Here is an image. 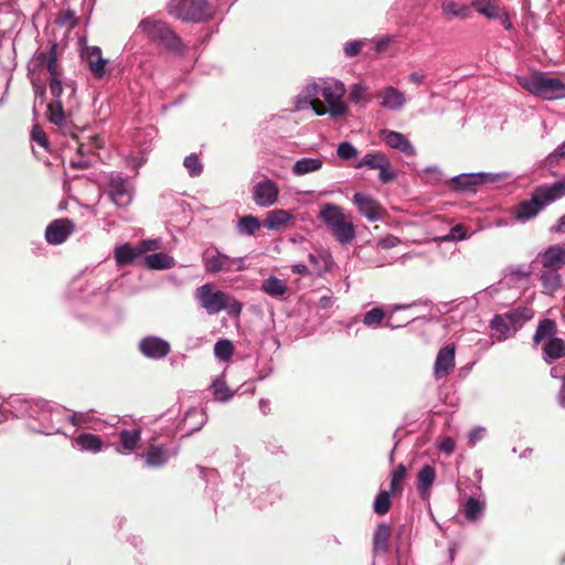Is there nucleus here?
Returning <instances> with one entry per match:
<instances>
[{"label": "nucleus", "mask_w": 565, "mask_h": 565, "mask_svg": "<svg viewBox=\"0 0 565 565\" xmlns=\"http://www.w3.org/2000/svg\"><path fill=\"white\" fill-rule=\"evenodd\" d=\"M456 349L454 344L443 347L436 356L434 375L436 379L447 376L455 367Z\"/></svg>", "instance_id": "nucleus-19"}, {"label": "nucleus", "mask_w": 565, "mask_h": 565, "mask_svg": "<svg viewBox=\"0 0 565 565\" xmlns=\"http://www.w3.org/2000/svg\"><path fill=\"white\" fill-rule=\"evenodd\" d=\"M377 170H380V172H379V180L383 184L391 183V182H393L396 179L395 171L391 169V161H390V159H387L383 163V167L379 168Z\"/></svg>", "instance_id": "nucleus-56"}, {"label": "nucleus", "mask_w": 565, "mask_h": 565, "mask_svg": "<svg viewBox=\"0 0 565 565\" xmlns=\"http://www.w3.org/2000/svg\"><path fill=\"white\" fill-rule=\"evenodd\" d=\"M107 193L109 200L118 207L128 206L134 199L132 185L119 174L109 178Z\"/></svg>", "instance_id": "nucleus-11"}, {"label": "nucleus", "mask_w": 565, "mask_h": 565, "mask_svg": "<svg viewBox=\"0 0 565 565\" xmlns=\"http://www.w3.org/2000/svg\"><path fill=\"white\" fill-rule=\"evenodd\" d=\"M345 92V86L341 81H323L320 87V94L327 103L328 108L318 100L316 104H312V110L317 116L329 114L331 117H343L348 111V107L342 100Z\"/></svg>", "instance_id": "nucleus-6"}, {"label": "nucleus", "mask_w": 565, "mask_h": 565, "mask_svg": "<svg viewBox=\"0 0 565 565\" xmlns=\"http://www.w3.org/2000/svg\"><path fill=\"white\" fill-rule=\"evenodd\" d=\"M526 308H516L505 313L507 320L511 324L521 323L522 321L529 320L531 317L527 315Z\"/></svg>", "instance_id": "nucleus-55"}, {"label": "nucleus", "mask_w": 565, "mask_h": 565, "mask_svg": "<svg viewBox=\"0 0 565 565\" xmlns=\"http://www.w3.org/2000/svg\"><path fill=\"white\" fill-rule=\"evenodd\" d=\"M194 299L200 308L209 315H217L226 310L231 317H238L242 312V303L225 291L215 289L210 282L198 287L194 291Z\"/></svg>", "instance_id": "nucleus-4"}, {"label": "nucleus", "mask_w": 565, "mask_h": 565, "mask_svg": "<svg viewBox=\"0 0 565 565\" xmlns=\"http://www.w3.org/2000/svg\"><path fill=\"white\" fill-rule=\"evenodd\" d=\"M280 498V489L278 486H274L263 490L257 497L254 498V503L257 508L264 509L267 505L273 504L277 499Z\"/></svg>", "instance_id": "nucleus-42"}, {"label": "nucleus", "mask_w": 565, "mask_h": 565, "mask_svg": "<svg viewBox=\"0 0 565 565\" xmlns=\"http://www.w3.org/2000/svg\"><path fill=\"white\" fill-rule=\"evenodd\" d=\"M141 438L139 428L122 429L119 431V440L126 454L134 451Z\"/></svg>", "instance_id": "nucleus-36"}, {"label": "nucleus", "mask_w": 565, "mask_h": 565, "mask_svg": "<svg viewBox=\"0 0 565 565\" xmlns=\"http://www.w3.org/2000/svg\"><path fill=\"white\" fill-rule=\"evenodd\" d=\"M49 72L50 81L52 78L62 79V72L60 70V65L57 63V51L51 58L47 61L45 68Z\"/></svg>", "instance_id": "nucleus-58"}, {"label": "nucleus", "mask_w": 565, "mask_h": 565, "mask_svg": "<svg viewBox=\"0 0 565 565\" xmlns=\"http://www.w3.org/2000/svg\"><path fill=\"white\" fill-rule=\"evenodd\" d=\"M443 12L452 18L465 19L470 14V8L466 4L456 2L454 0L444 1L441 4Z\"/></svg>", "instance_id": "nucleus-40"}, {"label": "nucleus", "mask_w": 565, "mask_h": 565, "mask_svg": "<svg viewBox=\"0 0 565 565\" xmlns=\"http://www.w3.org/2000/svg\"><path fill=\"white\" fill-rule=\"evenodd\" d=\"M31 83L36 98L44 99L46 93V85L41 81L31 75Z\"/></svg>", "instance_id": "nucleus-61"}, {"label": "nucleus", "mask_w": 565, "mask_h": 565, "mask_svg": "<svg viewBox=\"0 0 565 565\" xmlns=\"http://www.w3.org/2000/svg\"><path fill=\"white\" fill-rule=\"evenodd\" d=\"M145 265L149 269L162 270L173 267L174 259L163 252L153 253L145 257Z\"/></svg>", "instance_id": "nucleus-34"}, {"label": "nucleus", "mask_w": 565, "mask_h": 565, "mask_svg": "<svg viewBox=\"0 0 565 565\" xmlns=\"http://www.w3.org/2000/svg\"><path fill=\"white\" fill-rule=\"evenodd\" d=\"M141 254L142 250H137V247H132L130 244L126 243L116 247L114 257L118 266H126L134 263Z\"/></svg>", "instance_id": "nucleus-33"}, {"label": "nucleus", "mask_w": 565, "mask_h": 565, "mask_svg": "<svg viewBox=\"0 0 565 565\" xmlns=\"http://www.w3.org/2000/svg\"><path fill=\"white\" fill-rule=\"evenodd\" d=\"M262 227V222L257 216L245 214L238 217L236 222V233L239 236H253Z\"/></svg>", "instance_id": "nucleus-31"}, {"label": "nucleus", "mask_w": 565, "mask_h": 565, "mask_svg": "<svg viewBox=\"0 0 565 565\" xmlns=\"http://www.w3.org/2000/svg\"><path fill=\"white\" fill-rule=\"evenodd\" d=\"M544 360L551 363L553 360L565 355V342L561 338L553 337L543 348Z\"/></svg>", "instance_id": "nucleus-35"}, {"label": "nucleus", "mask_w": 565, "mask_h": 565, "mask_svg": "<svg viewBox=\"0 0 565 565\" xmlns=\"http://www.w3.org/2000/svg\"><path fill=\"white\" fill-rule=\"evenodd\" d=\"M279 196V188L275 181L265 178L257 182L252 190V198L259 207H269L276 204Z\"/></svg>", "instance_id": "nucleus-12"}, {"label": "nucleus", "mask_w": 565, "mask_h": 565, "mask_svg": "<svg viewBox=\"0 0 565 565\" xmlns=\"http://www.w3.org/2000/svg\"><path fill=\"white\" fill-rule=\"evenodd\" d=\"M183 166L192 178L199 177L203 171V163L195 153L186 156L183 160Z\"/></svg>", "instance_id": "nucleus-50"}, {"label": "nucleus", "mask_w": 565, "mask_h": 565, "mask_svg": "<svg viewBox=\"0 0 565 565\" xmlns=\"http://www.w3.org/2000/svg\"><path fill=\"white\" fill-rule=\"evenodd\" d=\"M388 159V157L383 152H367L356 164V169L367 168L370 170H375L383 167V163Z\"/></svg>", "instance_id": "nucleus-38"}, {"label": "nucleus", "mask_w": 565, "mask_h": 565, "mask_svg": "<svg viewBox=\"0 0 565 565\" xmlns=\"http://www.w3.org/2000/svg\"><path fill=\"white\" fill-rule=\"evenodd\" d=\"M82 58L85 61L87 68L94 78L102 79L107 75L109 60L103 57L102 49L99 46L92 45L83 49Z\"/></svg>", "instance_id": "nucleus-13"}, {"label": "nucleus", "mask_w": 565, "mask_h": 565, "mask_svg": "<svg viewBox=\"0 0 565 565\" xmlns=\"http://www.w3.org/2000/svg\"><path fill=\"white\" fill-rule=\"evenodd\" d=\"M167 10L175 19L190 23L205 22L214 15V9L207 0H170Z\"/></svg>", "instance_id": "nucleus-7"}, {"label": "nucleus", "mask_w": 565, "mask_h": 565, "mask_svg": "<svg viewBox=\"0 0 565 565\" xmlns=\"http://www.w3.org/2000/svg\"><path fill=\"white\" fill-rule=\"evenodd\" d=\"M540 280L542 282L543 288L548 292H554L561 282V275L558 270L552 268H543L540 274Z\"/></svg>", "instance_id": "nucleus-37"}, {"label": "nucleus", "mask_w": 565, "mask_h": 565, "mask_svg": "<svg viewBox=\"0 0 565 565\" xmlns=\"http://www.w3.org/2000/svg\"><path fill=\"white\" fill-rule=\"evenodd\" d=\"M292 220V215L288 210L275 209L267 213L263 225L268 231H279Z\"/></svg>", "instance_id": "nucleus-27"}, {"label": "nucleus", "mask_w": 565, "mask_h": 565, "mask_svg": "<svg viewBox=\"0 0 565 565\" xmlns=\"http://www.w3.org/2000/svg\"><path fill=\"white\" fill-rule=\"evenodd\" d=\"M70 412L61 405L52 404L45 426H34V431L44 435L62 434V424L67 422V413Z\"/></svg>", "instance_id": "nucleus-18"}, {"label": "nucleus", "mask_w": 565, "mask_h": 565, "mask_svg": "<svg viewBox=\"0 0 565 565\" xmlns=\"http://www.w3.org/2000/svg\"><path fill=\"white\" fill-rule=\"evenodd\" d=\"M535 190L546 205H548L565 196V177L552 184L537 186Z\"/></svg>", "instance_id": "nucleus-26"}, {"label": "nucleus", "mask_w": 565, "mask_h": 565, "mask_svg": "<svg viewBox=\"0 0 565 565\" xmlns=\"http://www.w3.org/2000/svg\"><path fill=\"white\" fill-rule=\"evenodd\" d=\"M320 87L321 85L316 82L307 84L298 95V107H301L302 102L309 103L311 106L316 104L318 100L312 102V99L320 94Z\"/></svg>", "instance_id": "nucleus-48"}, {"label": "nucleus", "mask_w": 565, "mask_h": 565, "mask_svg": "<svg viewBox=\"0 0 565 565\" xmlns=\"http://www.w3.org/2000/svg\"><path fill=\"white\" fill-rule=\"evenodd\" d=\"M138 29H140L151 41L158 42L166 50L179 55L184 53V45L181 38L169 26L168 23L146 18L139 22Z\"/></svg>", "instance_id": "nucleus-8"}, {"label": "nucleus", "mask_w": 565, "mask_h": 565, "mask_svg": "<svg viewBox=\"0 0 565 565\" xmlns=\"http://www.w3.org/2000/svg\"><path fill=\"white\" fill-rule=\"evenodd\" d=\"M74 447L81 451L97 454L103 449V440L98 435L92 433H82L73 441Z\"/></svg>", "instance_id": "nucleus-25"}, {"label": "nucleus", "mask_w": 565, "mask_h": 565, "mask_svg": "<svg viewBox=\"0 0 565 565\" xmlns=\"http://www.w3.org/2000/svg\"><path fill=\"white\" fill-rule=\"evenodd\" d=\"M57 51V43L51 42L49 51H36L32 57L31 64L33 66V71L44 70L47 61L55 54Z\"/></svg>", "instance_id": "nucleus-43"}, {"label": "nucleus", "mask_w": 565, "mask_h": 565, "mask_svg": "<svg viewBox=\"0 0 565 565\" xmlns=\"http://www.w3.org/2000/svg\"><path fill=\"white\" fill-rule=\"evenodd\" d=\"M203 266L205 273L210 275L243 271L247 268L246 256L231 257L218 248L207 249L203 254Z\"/></svg>", "instance_id": "nucleus-9"}, {"label": "nucleus", "mask_w": 565, "mask_h": 565, "mask_svg": "<svg viewBox=\"0 0 565 565\" xmlns=\"http://www.w3.org/2000/svg\"><path fill=\"white\" fill-rule=\"evenodd\" d=\"M436 479L435 468L430 465H425L417 475V491L420 498L425 499L429 492V489L434 484Z\"/></svg>", "instance_id": "nucleus-30"}, {"label": "nucleus", "mask_w": 565, "mask_h": 565, "mask_svg": "<svg viewBox=\"0 0 565 565\" xmlns=\"http://www.w3.org/2000/svg\"><path fill=\"white\" fill-rule=\"evenodd\" d=\"M486 510V501L479 500L473 497H469L463 504L460 507V512L465 515L469 522H476L482 518Z\"/></svg>", "instance_id": "nucleus-29"}, {"label": "nucleus", "mask_w": 565, "mask_h": 565, "mask_svg": "<svg viewBox=\"0 0 565 565\" xmlns=\"http://www.w3.org/2000/svg\"><path fill=\"white\" fill-rule=\"evenodd\" d=\"M139 351L148 359L161 360L166 358L170 351V343L157 335H147L139 341Z\"/></svg>", "instance_id": "nucleus-14"}, {"label": "nucleus", "mask_w": 565, "mask_h": 565, "mask_svg": "<svg viewBox=\"0 0 565 565\" xmlns=\"http://www.w3.org/2000/svg\"><path fill=\"white\" fill-rule=\"evenodd\" d=\"M505 173L470 172L451 177L446 183L458 193H476L482 184L495 183L503 180Z\"/></svg>", "instance_id": "nucleus-10"}, {"label": "nucleus", "mask_w": 565, "mask_h": 565, "mask_svg": "<svg viewBox=\"0 0 565 565\" xmlns=\"http://www.w3.org/2000/svg\"><path fill=\"white\" fill-rule=\"evenodd\" d=\"M391 537V526L387 523H380L373 534L372 552L376 554H385L388 552V542Z\"/></svg>", "instance_id": "nucleus-24"}, {"label": "nucleus", "mask_w": 565, "mask_h": 565, "mask_svg": "<svg viewBox=\"0 0 565 565\" xmlns=\"http://www.w3.org/2000/svg\"><path fill=\"white\" fill-rule=\"evenodd\" d=\"M407 469L405 465L399 463L391 476L390 489L391 493L395 494L402 490V482L406 476Z\"/></svg>", "instance_id": "nucleus-49"}, {"label": "nucleus", "mask_w": 565, "mask_h": 565, "mask_svg": "<svg viewBox=\"0 0 565 565\" xmlns=\"http://www.w3.org/2000/svg\"><path fill=\"white\" fill-rule=\"evenodd\" d=\"M366 41H367L366 39H363V40H352V41L345 42L343 44L344 56L348 58L358 56L361 53L363 46L366 44Z\"/></svg>", "instance_id": "nucleus-52"}, {"label": "nucleus", "mask_w": 565, "mask_h": 565, "mask_svg": "<svg viewBox=\"0 0 565 565\" xmlns=\"http://www.w3.org/2000/svg\"><path fill=\"white\" fill-rule=\"evenodd\" d=\"M546 203L541 199L536 190L531 193V199L522 201L514 211V220L520 223H526L540 214L546 207Z\"/></svg>", "instance_id": "nucleus-16"}, {"label": "nucleus", "mask_w": 565, "mask_h": 565, "mask_svg": "<svg viewBox=\"0 0 565 565\" xmlns=\"http://www.w3.org/2000/svg\"><path fill=\"white\" fill-rule=\"evenodd\" d=\"M323 166L321 158L303 157L296 160L291 167V173L296 177H303L308 173L319 171Z\"/></svg>", "instance_id": "nucleus-28"}, {"label": "nucleus", "mask_w": 565, "mask_h": 565, "mask_svg": "<svg viewBox=\"0 0 565 565\" xmlns=\"http://www.w3.org/2000/svg\"><path fill=\"white\" fill-rule=\"evenodd\" d=\"M381 138L388 147L401 151L405 156L413 157L416 154L414 146L402 132L384 129L381 131Z\"/></svg>", "instance_id": "nucleus-21"}, {"label": "nucleus", "mask_w": 565, "mask_h": 565, "mask_svg": "<svg viewBox=\"0 0 565 565\" xmlns=\"http://www.w3.org/2000/svg\"><path fill=\"white\" fill-rule=\"evenodd\" d=\"M467 238L466 227L461 224H457L449 231L448 234L441 236L439 239L443 242H459Z\"/></svg>", "instance_id": "nucleus-54"}, {"label": "nucleus", "mask_w": 565, "mask_h": 565, "mask_svg": "<svg viewBox=\"0 0 565 565\" xmlns=\"http://www.w3.org/2000/svg\"><path fill=\"white\" fill-rule=\"evenodd\" d=\"M381 98L380 105L391 111L402 110L406 104V98L403 92L394 86H386L377 93Z\"/></svg>", "instance_id": "nucleus-22"}, {"label": "nucleus", "mask_w": 565, "mask_h": 565, "mask_svg": "<svg viewBox=\"0 0 565 565\" xmlns=\"http://www.w3.org/2000/svg\"><path fill=\"white\" fill-rule=\"evenodd\" d=\"M75 224L70 218L52 221L45 228V239L51 245L63 244L74 232Z\"/></svg>", "instance_id": "nucleus-17"}, {"label": "nucleus", "mask_w": 565, "mask_h": 565, "mask_svg": "<svg viewBox=\"0 0 565 565\" xmlns=\"http://www.w3.org/2000/svg\"><path fill=\"white\" fill-rule=\"evenodd\" d=\"M234 353V345L228 339H220L214 344V355L220 361H228Z\"/></svg>", "instance_id": "nucleus-46"}, {"label": "nucleus", "mask_w": 565, "mask_h": 565, "mask_svg": "<svg viewBox=\"0 0 565 565\" xmlns=\"http://www.w3.org/2000/svg\"><path fill=\"white\" fill-rule=\"evenodd\" d=\"M56 23L58 25H70L71 28L76 24V15L72 10H64L56 18Z\"/></svg>", "instance_id": "nucleus-60"}, {"label": "nucleus", "mask_w": 565, "mask_h": 565, "mask_svg": "<svg viewBox=\"0 0 565 565\" xmlns=\"http://www.w3.org/2000/svg\"><path fill=\"white\" fill-rule=\"evenodd\" d=\"M486 429L483 427H476L468 434V441L470 446H475L484 436Z\"/></svg>", "instance_id": "nucleus-64"}, {"label": "nucleus", "mask_w": 565, "mask_h": 565, "mask_svg": "<svg viewBox=\"0 0 565 565\" xmlns=\"http://www.w3.org/2000/svg\"><path fill=\"white\" fill-rule=\"evenodd\" d=\"M49 88L52 96V102L47 105L46 110L50 122L57 126L62 134L75 137L64 109V107L73 108L77 105L75 81L52 78L49 81Z\"/></svg>", "instance_id": "nucleus-1"}, {"label": "nucleus", "mask_w": 565, "mask_h": 565, "mask_svg": "<svg viewBox=\"0 0 565 565\" xmlns=\"http://www.w3.org/2000/svg\"><path fill=\"white\" fill-rule=\"evenodd\" d=\"M175 455L177 451L167 445H151L143 455V460L148 468H161Z\"/></svg>", "instance_id": "nucleus-20"}, {"label": "nucleus", "mask_w": 565, "mask_h": 565, "mask_svg": "<svg viewBox=\"0 0 565 565\" xmlns=\"http://www.w3.org/2000/svg\"><path fill=\"white\" fill-rule=\"evenodd\" d=\"M556 332V323L554 320L552 319H543L540 321L536 330H535V333H534V337H533V341L535 343H540L541 341H543L544 339H547V338H553V335L555 334Z\"/></svg>", "instance_id": "nucleus-45"}, {"label": "nucleus", "mask_w": 565, "mask_h": 565, "mask_svg": "<svg viewBox=\"0 0 565 565\" xmlns=\"http://www.w3.org/2000/svg\"><path fill=\"white\" fill-rule=\"evenodd\" d=\"M543 268L559 270L565 265V246L552 245L541 256Z\"/></svg>", "instance_id": "nucleus-23"}, {"label": "nucleus", "mask_w": 565, "mask_h": 565, "mask_svg": "<svg viewBox=\"0 0 565 565\" xmlns=\"http://www.w3.org/2000/svg\"><path fill=\"white\" fill-rule=\"evenodd\" d=\"M393 493H391V491H381L375 500H374V503H373V511L375 514L377 515H384L386 514L390 509H391V505H392V501H391V495Z\"/></svg>", "instance_id": "nucleus-47"}, {"label": "nucleus", "mask_w": 565, "mask_h": 565, "mask_svg": "<svg viewBox=\"0 0 565 565\" xmlns=\"http://www.w3.org/2000/svg\"><path fill=\"white\" fill-rule=\"evenodd\" d=\"M52 404L45 399H29L20 395H10L2 404L3 413H11L17 418H25L30 430L34 426H45Z\"/></svg>", "instance_id": "nucleus-2"}, {"label": "nucleus", "mask_w": 565, "mask_h": 565, "mask_svg": "<svg viewBox=\"0 0 565 565\" xmlns=\"http://www.w3.org/2000/svg\"><path fill=\"white\" fill-rule=\"evenodd\" d=\"M31 138L33 141H35L38 145H40L41 147H43L44 149H47L49 147V141H47V138H46V135L44 132V130L39 126V125H34L32 127V130H31Z\"/></svg>", "instance_id": "nucleus-59"}, {"label": "nucleus", "mask_w": 565, "mask_h": 565, "mask_svg": "<svg viewBox=\"0 0 565 565\" xmlns=\"http://www.w3.org/2000/svg\"><path fill=\"white\" fill-rule=\"evenodd\" d=\"M260 290L271 298L281 299L287 294L288 287L282 279L270 276L262 281Z\"/></svg>", "instance_id": "nucleus-32"}, {"label": "nucleus", "mask_w": 565, "mask_h": 565, "mask_svg": "<svg viewBox=\"0 0 565 565\" xmlns=\"http://www.w3.org/2000/svg\"><path fill=\"white\" fill-rule=\"evenodd\" d=\"M318 218L326 225L333 238L341 245L351 244L356 231L352 221L347 220L344 210L334 203L321 205Z\"/></svg>", "instance_id": "nucleus-5"}, {"label": "nucleus", "mask_w": 565, "mask_h": 565, "mask_svg": "<svg viewBox=\"0 0 565 565\" xmlns=\"http://www.w3.org/2000/svg\"><path fill=\"white\" fill-rule=\"evenodd\" d=\"M386 313L383 308L374 307L363 315L362 322L365 327L376 329L383 326Z\"/></svg>", "instance_id": "nucleus-44"}, {"label": "nucleus", "mask_w": 565, "mask_h": 565, "mask_svg": "<svg viewBox=\"0 0 565 565\" xmlns=\"http://www.w3.org/2000/svg\"><path fill=\"white\" fill-rule=\"evenodd\" d=\"M367 92V87H365L362 83H355L352 85L349 98L353 103H360L361 100L365 99V94Z\"/></svg>", "instance_id": "nucleus-57"}, {"label": "nucleus", "mask_w": 565, "mask_h": 565, "mask_svg": "<svg viewBox=\"0 0 565 565\" xmlns=\"http://www.w3.org/2000/svg\"><path fill=\"white\" fill-rule=\"evenodd\" d=\"M337 154L342 160L349 161L355 159L359 154V151L351 142L342 141L338 145Z\"/></svg>", "instance_id": "nucleus-51"}, {"label": "nucleus", "mask_w": 565, "mask_h": 565, "mask_svg": "<svg viewBox=\"0 0 565 565\" xmlns=\"http://www.w3.org/2000/svg\"><path fill=\"white\" fill-rule=\"evenodd\" d=\"M471 6L477 12L489 19L499 17L500 9L494 0H473Z\"/></svg>", "instance_id": "nucleus-39"}, {"label": "nucleus", "mask_w": 565, "mask_h": 565, "mask_svg": "<svg viewBox=\"0 0 565 565\" xmlns=\"http://www.w3.org/2000/svg\"><path fill=\"white\" fill-rule=\"evenodd\" d=\"M516 82L523 89L543 100L565 98V82L547 76L544 72L533 71L526 75H518Z\"/></svg>", "instance_id": "nucleus-3"}, {"label": "nucleus", "mask_w": 565, "mask_h": 565, "mask_svg": "<svg viewBox=\"0 0 565 565\" xmlns=\"http://www.w3.org/2000/svg\"><path fill=\"white\" fill-rule=\"evenodd\" d=\"M88 415L82 412H73L72 414L67 413V422L76 427H82Z\"/></svg>", "instance_id": "nucleus-62"}, {"label": "nucleus", "mask_w": 565, "mask_h": 565, "mask_svg": "<svg viewBox=\"0 0 565 565\" xmlns=\"http://www.w3.org/2000/svg\"><path fill=\"white\" fill-rule=\"evenodd\" d=\"M211 391L215 401L222 403L228 402L234 395L223 377H217L212 382Z\"/></svg>", "instance_id": "nucleus-41"}, {"label": "nucleus", "mask_w": 565, "mask_h": 565, "mask_svg": "<svg viewBox=\"0 0 565 565\" xmlns=\"http://www.w3.org/2000/svg\"><path fill=\"white\" fill-rule=\"evenodd\" d=\"M565 158V141L562 142L553 152H551L547 158H546V161L548 162V164H553V163H556L559 159H564Z\"/></svg>", "instance_id": "nucleus-63"}, {"label": "nucleus", "mask_w": 565, "mask_h": 565, "mask_svg": "<svg viewBox=\"0 0 565 565\" xmlns=\"http://www.w3.org/2000/svg\"><path fill=\"white\" fill-rule=\"evenodd\" d=\"M490 327L493 330H497L500 332L501 340H505L509 337L510 333V327L505 321V318L501 315H494L493 318L490 321Z\"/></svg>", "instance_id": "nucleus-53"}, {"label": "nucleus", "mask_w": 565, "mask_h": 565, "mask_svg": "<svg viewBox=\"0 0 565 565\" xmlns=\"http://www.w3.org/2000/svg\"><path fill=\"white\" fill-rule=\"evenodd\" d=\"M352 203L356 206L359 213L370 222L382 220L384 210L372 196L356 192L352 196Z\"/></svg>", "instance_id": "nucleus-15"}]
</instances>
